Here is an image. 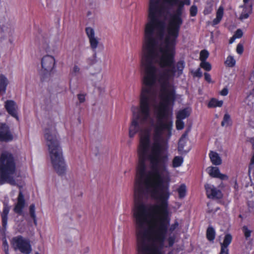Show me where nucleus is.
Returning a JSON list of instances; mask_svg holds the SVG:
<instances>
[{
	"label": "nucleus",
	"mask_w": 254,
	"mask_h": 254,
	"mask_svg": "<svg viewBox=\"0 0 254 254\" xmlns=\"http://www.w3.org/2000/svg\"><path fill=\"white\" fill-rule=\"evenodd\" d=\"M205 189L206 194L209 198H220L222 197V193L220 190L217 189L214 186L209 184L205 185Z\"/></svg>",
	"instance_id": "obj_12"
},
{
	"label": "nucleus",
	"mask_w": 254,
	"mask_h": 254,
	"mask_svg": "<svg viewBox=\"0 0 254 254\" xmlns=\"http://www.w3.org/2000/svg\"><path fill=\"white\" fill-rule=\"evenodd\" d=\"M242 230L244 233V235L246 239H248L251 236V231L249 230L247 226H243L242 228Z\"/></svg>",
	"instance_id": "obj_32"
},
{
	"label": "nucleus",
	"mask_w": 254,
	"mask_h": 254,
	"mask_svg": "<svg viewBox=\"0 0 254 254\" xmlns=\"http://www.w3.org/2000/svg\"><path fill=\"white\" fill-rule=\"evenodd\" d=\"M165 1L171 5H177L175 13L170 18L167 32L163 39L164 43L161 49V53L162 54V62L167 65L170 64L173 62V58L175 53V46L177 44V39L179 35L181 25L183 24L182 15L184 10L183 4L180 3L178 0L176 3L171 2V0H165Z\"/></svg>",
	"instance_id": "obj_3"
},
{
	"label": "nucleus",
	"mask_w": 254,
	"mask_h": 254,
	"mask_svg": "<svg viewBox=\"0 0 254 254\" xmlns=\"http://www.w3.org/2000/svg\"><path fill=\"white\" fill-rule=\"evenodd\" d=\"M195 75L197 77H200L202 76V74L200 68H198L195 72Z\"/></svg>",
	"instance_id": "obj_44"
},
{
	"label": "nucleus",
	"mask_w": 254,
	"mask_h": 254,
	"mask_svg": "<svg viewBox=\"0 0 254 254\" xmlns=\"http://www.w3.org/2000/svg\"><path fill=\"white\" fill-rule=\"evenodd\" d=\"M200 66L203 68L204 69L209 71L211 69V65L210 64L207 62L205 61H202L200 63Z\"/></svg>",
	"instance_id": "obj_29"
},
{
	"label": "nucleus",
	"mask_w": 254,
	"mask_h": 254,
	"mask_svg": "<svg viewBox=\"0 0 254 254\" xmlns=\"http://www.w3.org/2000/svg\"><path fill=\"white\" fill-rule=\"evenodd\" d=\"M176 3L178 0H171ZM167 12L162 0H149L147 22L146 23V34L147 37L158 31L162 34L166 27Z\"/></svg>",
	"instance_id": "obj_5"
},
{
	"label": "nucleus",
	"mask_w": 254,
	"mask_h": 254,
	"mask_svg": "<svg viewBox=\"0 0 254 254\" xmlns=\"http://www.w3.org/2000/svg\"><path fill=\"white\" fill-rule=\"evenodd\" d=\"M249 16V13L247 12L246 10H243V11L242 12L240 16V19L243 20L247 19Z\"/></svg>",
	"instance_id": "obj_37"
},
{
	"label": "nucleus",
	"mask_w": 254,
	"mask_h": 254,
	"mask_svg": "<svg viewBox=\"0 0 254 254\" xmlns=\"http://www.w3.org/2000/svg\"><path fill=\"white\" fill-rule=\"evenodd\" d=\"M4 107L7 113L12 117L18 120L17 110L18 107L16 103L13 100H7L4 103Z\"/></svg>",
	"instance_id": "obj_11"
},
{
	"label": "nucleus",
	"mask_w": 254,
	"mask_h": 254,
	"mask_svg": "<svg viewBox=\"0 0 254 254\" xmlns=\"http://www.w3.org/2000/svg\"><path fill=\"white\" fill-rule=\"evenodd\" d=\"M209 53L207 51L203 50L200 52V60L201 62L205 61L206 59L208 58Z\"/></svg>",
	"instance_id": "obj_30"
},
{
	"label": "nucleus",
	"mask_w": 254,
	"mask_h": 254,
	"mask_svg": "<svg viewBox=\"0 0 254 254\" xmlns=\"http://www.w3.org/2000/svg\"><path fill=\"white\" fill-rule=\"evenodd\" d=\"M204 75L206 81L209 83L211 82V76L209 73L205 72L204 73Z\"/></svg>",
	"instance_id": "obj_41"
},
{
	"label": "nucleus",
	"mask_w": 254,
	"mask_h": 254,
	"mask_svg": "<svg viewBox=\"0 0 254 254\" xmlns=\"http://www.w3.org/2000/svg\"><path fill=\"white\" fill-rule=\"evenodd\" d=\"M80 69L79 67L77 65H74L71 71V73L74 75H76L80 73Z\"/></svg>",
	"instance_id": "obj_36"
},
{
	"label": "nucleus",
	"mask_w": 254,
	"mask_h": 254,
	"mask_svg": "<svg viewBox=\"0 0 254 254\" xmlns=\"http://www.w3.org/2000/svg\"><path fill=\"white\" fill-rule=\"evenodd\" d=\"M146 24L141 70L143 73L139 108L132 107L133 118L129 127V136L132 138L139 133V146L151 147L159 145L164 147L161 141L164 130L170 131L172 123L168 117L169 106L176 99L175 89L170 80L177 71L182 74L185 62L179 61L174 65L163 64L161 49L164 43V28L162 34L155 31L147 37ZM176 53H175V55Z\"/></svg>",
	"instance_id": "obj_2"
},
{
	"label": "nucleus",
	"mask_w": 254,
	"mask_h": 254,
	"mask_svg": "<svg viewBox=\"0 0 254 254\" xmlns=\"http://www.w3.org/2000/svg\"><path fill=\"white\" fill-rule=\"evenodd\" d=\"M223 15V8L222 7L220 6L216 13V17L214 19L212 22V25H215L218 24L222 19V16Z\"/></svg>",
	"instance_id": "obj_20"
},
{
	"label": "nucleus",
	"mask_w": 254,
	"mask_h": 254,
	"mask_svg": "<svg viewBox=\"0 0 254 254\" xmlns=\"http://www.w3.org/2000/svg\"><path fill=\"white\" fill-rule=\"evenodd\" d=\"M190 15L191 16H195L197 12V6L195 5H192L190 8Z\"/></svg>",
	"instance_id": "obj_33"
},
{
	"label": "nucleus",
	"mask_w": 254,
	"mask_h": 254,
	"mask_svg": "<svg viewBox=\"0 0 254 254\" xmlns=\"http://www.w3.org/2000/svg\"><path fill=\"white\" fill-rule=\"evenodd\" d=\"M228 93V90L227 88H224L221 91L220 94L222 96H226Z\"/></svg>",
	"instance_id": "obj_43"
},
{
	"label": "nucleus",
	"mask_w": 254,
	"mask_h": 254,
	"mask_svg": "<svg viewBox=\"0 0 254 254\" xmlns=\"http://www.w3.org/2000/svg\"><path fill=\"white\" fill-rule=\"evenodd\" d=\"M8 81L7 78L3 75L0 74V93L4 94L5 93L6 87Z\"/></svg>",
	"instance_id": "obj_18"
},
{
	"label": "nucleus",
	"mask_w": 254,
	"mask_h": 254,
	"mask_svg": "<svg viewBox=\"0 0 254 254\" xmlns=\"http://www.w3.org/2000/svg\"><path fill=\"white\" fill-rule=\"evenodd\" d=\"M18 187H19V189H21V186H18Z\"/></svg>",
	"instance_id": "obj_47"
},
{
	"label": "nucleus",
	"mask_w": 254,
	"mask_h": 254,
	"mask_svg": "<svg viewBox=\"0 0 254 254\" xmlns=\"http://www.w3.org/2000/svg\"><path fill=\"white\" fill-rule=\"evenodd\" d=\"M55 64L56 61L53 56L46 55L43 57L41 60V75L43 79L50 75L55 67Z\"/></svg>",
	"instance_id": "obj_8"
},
{
	"label": "nucleus",
	"mask_w": 254,
	"mask_h": 254,
	"mask_svg": "<svg viewBox=\"0 0 254 254\" xmlns=\"http://www.w3.org/2000/svg\"><path fill=\"white\" fill-rule=\"evenodd\" d=\"M12 244L15 250H18L23 254H29L32 251L30 241L21 236L14 237Z\"/></svg>",
	"instance_id": "obj_7"
},
{
	"label": "nucleus",
	"mask_w": 254,
	"mask_h": 254,
	"mask_svg": "<svg viewBox=\"0 0 254 254\" xmlns=\"http://www.w3.org/2000/svg\"><path fill=\"white\" fill-rule=\"evenodd\" d=\"M177 191L179 193V197L180 198H184L186 194V186L184 184L181 185L178 189Z\"/></svg>",
	"instance_id": "obj_27"
},
{
	"label": "nucleus",
	"mask_w": 254,
	"mask_h": 254,
	"mask_svg": "<svg viewBox=\"0 0 254 254\" xmlns=\"http://www.w3.org/2000/svg\"><path fill=\"white\" fill-rule=\"evenodd\" d=\"M175 239L176 237L174 235L169 236L167 239V241L168 242L169 247H172L173 246L175 243Z\"/></svg>",
	"instance_id": "obj_35"
},
{
	"label": "nucleus",
	"mask_w": 254,
	"mask_h": 254,
	"mask_svg": "<svg viewBox=\"0 0 254 254\" xmlns=\"http://www.w3.org/2000/svg\"><path fill=\"white\" fill-rule=\"evenodd\" d=\"M211 162L214 165H219L222 163V159L216 152L211 151L209 154Z\"/></svg>",
	"instance_id": "obj_17"
},
{
	"label": "nucleus",
	"mask_w": 254,
	"mask_h": 254,
	"mask_svg": "<svg viewBox=\"0 0 254 254\" xmlns=\"http://www.w3.org/2000/svg\"><path fill=\"white\" fill-rule=\"evenodd\" d=\"M207 170L209 175L212 177L219 178L221 180H226L228 179V177L226 175L220 173L217 167H211L208 168Z\"/></svg>",
	"instance_id": "obj_16"
},
{
	"label": "nucleus",
	"mask_w": 254,
	"mask_h": 254,
	"mask_svg": "<svg viewBox=\"0 0 254 254\" xmlns=\"http://www.w3.org/2000/svg\"><path fill=\"white\" fill-rule=\"evenodd\" d=\"M85 32L89 39L90 47L95 53L96 52V49L99 44V41L98 38L95 36L94 30L91 27H89L86 28Z\"/></svg>",
	"instance_id": "obj_10"
},
{
	"label": "nucleus",
	"mask_w": 254,
	"mask_h": 254,
	"mask_svg": "<svg viewBox=\"0 0 254 254\" xmlns=\"http://www.w3.org/2000/svg\"><path fill=\"white\" fill-rule=\"evenodd\" d=\"M232 236L230 234L225 235L223 242L220 243L221 250L219 254H229L228 247L231 243Z\"/></svg>",
	"instance_id": "obj_14"
},
{
	"label": "nucleus",
	"mask_w": 254,
	"mask_h": 254,
	"mask_svg": "<svg viewBox=\"0 0 254 254\" xmlns=\"http://www.w3.org/2000/svg\"><path fill=\"white\" fill-rule=\"evenodd\" d=\"M38 254V253H37V254Z\"/></svg>",
	"instance_id": "obj_48"
},
{
	"label": "nucleus",
	"mask_w": 254,
	"mask_h": 254,
	"mask_svg": "<svg viewBox=\"0 0 254 254\" xmlns=\"http://www.w3.org/2000/svg\"><path fill=\"white\" fill-rule=\"evenodd\" d=\"M9 208L8 206L5 205L4 206L2 212L1 214L2 219V224L3 227L5 228L7 225V215L9 213Z\"/></svg>",
	"instance_id": "obj_19"
},
{
	"label": "nucleus",
	"mask_w": 254,
	"mask_h": 254,
	"mask_svg": "<svg viewBox=\"0 0 254 254\" xmlns=\"http://www.w3.org/2000/svg\"><path fill=\"white\" fill-rule=\"evenodd\" d=\"M231 120L230 116L228 113H226L224 115L223 121L221 122V126L222 127H227L231 124Z\"/></svg>",
	"instance_id": "obj_26"
},
{
	"label": "nucleus",
	"mask_w": 254,
	"mask_h": 254,
	"mask_svg": "<svg viewBox=\"0 0 254 254\" xmlns=\"http://www.w3.org/2000/svg\"><path fill=\"white\" fill-rule=\"evenodd\" d=\"M243 34V33L241 29H239L237 30V31H236V32L234 34V37H235V38H240L242 37Z\"/></svg>",
	"instance_id": "obj_39"
},
{
	"label": "nucleus",
	"mask_w": 254,
	"mask_h": 254,
	"mask_svg": "<svg viewBox=\"0 0 254 254\" xmlns=\"http://www.w3.org/2000/svg\"><path fill=\"white\" fill-rule=\"evenodd\" d=\"M190 114L188 110L186 109L180 111L177 115V119L183 120L188 117Z\"/></svg>",
	"instance_id": "obj_24"
},
{
	"label": "nucleus",
	"mask_w": 254,
	"mask_h": 254,
	"mask_svg": "<svg viewBox=\"0 0 254 254\" xmlns=\"http://www.w3.org/2000/svg\"><path fill=\"white\" fill-rule=\"evenodd\" d=\"M236 38H235L234 37V35L230 39V41H229V43L230 44H232L235 40V39H236Z\"/></svg>",
	"instance_id": "obj_45"
},
{
	"label": "nucleus",
	"mask_w": 254,
	"mask_h": 254,
	"mask_svg": "<svg viewBox=\"0 0 254 254\" xmlns=\"http://www.w3.org/2000/svg\"><path fill=\"white\" fill-rule=\"evenodd\" d=\"M190 130L186 131L182 135L178 143V150L181 154L187 153L189 149L186 150L185 149V145L188 140V134Z\"/></svg>",
	"instance_id": "obj_15"
},
{
	"label": "nucleus",
	"mask_w": 254,
	"mask_h": 254,
	"mask_svg": "<svg viewBox=\"0 0 254 254\" xmlns=\"http://www.w3.org/2000/svg\"><path fill=\"white\" fill-rule=\"evenodd\" d=\"M16 175V163L13 155L9 152L4 151L0 156V185L8 183L16 186L14 177Z\"/></svg>",
	"instance_id": "obj_6"
},
{
	"label": "nucleus",
	"mask_w": 254,
	"mask_h": 254,
	"mask_svg": "<svg viewBox=\"0 0 254 254\" xmlns=\"http://www.w3.org/2000/svg\"><path fill=\"white\" fill-rule=\"evenodd\" d=\"M138 157L133 209L137 254H162L167 232L179 225L175 220L170 226L168 156L164 147L156 145L139 146Z\"/></svg>",
	"instance_id": "obj_1"
},
{
	"label": "nucleus",
	"mask_w": 254,
	"mask_h": 254,
	"mask_svg": "<svg viewBox=\"0 0 254 254\" xmlns=\"http://www.w3.org/2000/svg\"><path fill=\"white\" fill-rule=\"evenodd\" d=\"M25 201L22 191L20 190L17 197V202L15 205L14 211L15 213L21 214L25 206Z\"/></svg>",
	"instance_id": "obj_13"
},
{
	"label": "nucleus",
	"mask_w": 254,
	"mask_h": 254,
	"mask_svg": "<svg viewBox=\"0 0 254 254\" xmlns=\"http://www.w3.org/2000/svg\"><path fill=\"white\" fill-rule=\"evenodd\" d=\"M243 51L244 48L242 44L240 43L238 44L236 49V51L237 53L241 55L243 53Z\"/></svg>",
	"instance_id": "obj_38"
},
{
	"label": "nucleus",
	"mask_w": 254,
	"mask_h": 254,
	"mask_svg": "<svg viewBox=\"0 0 254 254\" xmlns=\"http://www.w3.org/2000/svg\"><path fill=\"white\" fill-rule=\"evenodd\" d=\"M29 213L31 217L33 219L34 224L37 225V219L35 214V206L34 204L30 205L29 207Z\"/></svg>",
	"instance_id": "obj_25"
},
{
	"label": "nucleus",
	"mask_w": 254,
	"mask_h": 254,
	"mask_svg": "<svg viewBox=\"0 0 254 254\" xmlns=\"http://www.w3.org/2000/svg\"><path fill=\"white\" fill-rule=\"evenodd\" d=\"M13 139L9 128L5 124L0 123V141L8 142Z\"/></svg>",
	"instance_id": "obj_9"
},
{
	"label": "nucleus",
	"mask_w": 254,
	"mask_h": 254,
	"mask_svg": "<svg viewBox=\"0 0 254 254\" xmlns=\"http://www.w3.org/2000/svg\"><path fill=\"white\" fill-rule=\"evenodd\" d=\"M236 61L232 56H228L225 62V64L229 67H233L235 65Z\"/></svg>",
	"instance_id": "obj_28"
},
{
	"label": "nucleus",
	"mask_w": 254,
	"mask_h": 254,
	"mask_svg": "<svg viewBox=\"0 0 254 254\" xmlns=\"http://www.w3.org/2000/svg\"><path fill=\"white\" fill-rule=\"evenodd\" d=\"M223 103V101L217 100L216 99L212 98L208 103V106L210 108H215L217 107H220Z\"/></svg>",
	"instance_id": "obj_22"
},
{
	"label": "nucleus",
	"mask_w": 254,
	"mask_h": 254,
	"mask_svg": "<svg viewBox=\"0 0 254 254\" xmlns=\"http://www.w3.org/2000/svg\"><path fill=\"white\" fill-rule=\"evenodd\" d=\"M183 162V158L181 156H175L172 162L173 167L177 168L181 166Z\"/></svg>",
	"instance_id": "obj_23"
},
{
	"label": "nucleus",
	"mask_w": 254,
	"mask_h": 254,
	"mask_svg": "<svg viewBox=\"0 0 254 254\" xmlns=\"http://www.w3.org/2000/svg\"><path fill=\"white\" fill-rule=\"evenodd\" d=\"M79 103H81L85 101V95L82 94H79L77 95Z\"/></svg>",
	"instance_id": "obj_40"
},
{
	"label": "nucleus",
	"mask_w": 254,
	"mask_h": 254,
	"mask_svg": "<svg viewBox=\"0 0 254 254\" xmlns=\"http://www.w3.org/2000/svg\"><path fill=\"white\" fill-rule=\"evenodd\" d=\"M44 137L53 169L59 176H64L66 173L67 165L60 144L59 136L54 125L45 128Z\"/></svg>",
	"instance_id": "obj_4"
},
{
	"label": "nucleus",
	"mask_w": 254,
	"mask_h": 254,
	"mask_svg": "<svg viewBox=\"0 0 254 254\" xmlns=\"http://www.w3.org/2000/svg\"><path fill=\"white\" fill-rule=\"evenodd\" d=\"M206 237L209 241H213L215 237V231L214 229L209 226L206 230Z\"/></svg>",
	"instance_id": "obj_21"
},
{
	"label": "nucleus",
	"mask_w": 254,
	"mask_h": 254,
	"mask_svg": "<svg viewBox=\"0 0 254 254\" xmlns=\"http://www.w3.org/2000/svg\"><path fill=\"white\" fill-rule=\"evenodd\" d=\"M180 3L183 4V5L184 6V5H189L190 4V0H179Z\"/></svg>",
	"instance_id": "obj_42"
},
{
	"label": "nucleus",
	"mask_w": 254,
	"mask_h": 254,
	"mask_svg": "<svg viewBox=\"0 0 254 254\" xmlns=\"http://www.w3.org/2000/svg\"><path fill=\"white\" fill-rule=\"evenodd\" d=\"M176 124L177 129L178 130L182 129L184 127V123L182 120L177 119Z\"/></svg>",
	"instance_id": "obj_31"
},
{
	"label": "nucleus",
	"mask_w": 254,
	"mask_h": 254,
	"mask_svg": "<svg viewBox=\"0 0 254 254\" xmlns=\"http://www.w3.org/2000/svg\"><path fill=\"white\" fill-rule=\"evenodd\" d=\"M245 3H247L249 0H243Z\"/></svg>",
	"instance_id": "obj_46"
},
{
	"label": "nucleus",
	"mask_w": 254,
	"mask_h": 254,
	"mask_svg": "<svg viewBox=\"0 0 254 254\" xmlns=\"http://www.w3.org/2000/svg\"><path fill=\"white\" fill-rule=\"evenodd\" d=\"M96 53L95 52L94 53L93 57L90 58H88L87 60V63L90 65H93V64H94L96 62Z\"/></svg>",
	"instance_id": "obj_34"
}]
</instances>
